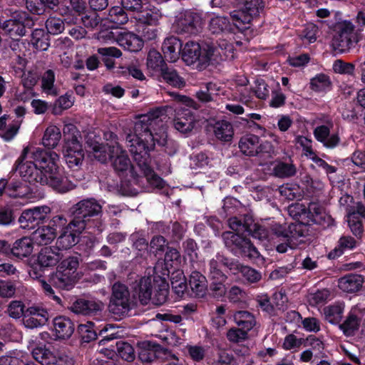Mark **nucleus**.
I'll use <instances>...</instances> for the list:
<instances>
[{
    "label": "nucleus",
    "instance_id": "obj_10",
    "mask_svg": "<svg viewBox=\"0 0 365 365\" xmlns=\"http://www.w3.org/2000/svg\"><path fill=\"white\" fill-rule=\"evenodd\" d=\"M51 212L48 206L43 205L25 210L19 218V222L24 229H34L42 223Z\"/></svg>",
    "mask_w": 365,
    "mask_h": 365
},
{
    "label": "nucleus",
    "instance_id": "obj_9",
    "mask_svg": "<svg viewBox=\"0 0 365 365\" xmlns=\"http://www.w3.org/2000/svg\"><path fill=\"white\" fill-rule=\"evenodd\" d=\"M202 20L199 13L185 11L175 21L173 28L178 34H197L202 29Z\"/></svg>",
    "mask_w": 365,
    "mask_h": 365
},
{
    "label": "nucleus",
    "instance_id": "obj_31",
    "mask_svg": "<svg viewBox=\"0 0 365 365\" xmlns=\"http://www.w3.org/2000/svg\"><path fill=\"white\" fill-rule=\"evenodd\" d=\"M138 166H140L141 171L143 173V177L138 176V185L143 182V178H145L146 181L153 187L163 188L164 186V181L158 176L154 170L148 165L147 159L145 161L140 164L138 162Z\"/></svg>",
    "mask_w": 365,
    "mask_h": 365
},
{
    "label": "nucleus",
    "instance_id": "obj_50",
    "mask_svg": "<svg viewBox=\"0 0 365 365\" xmlns=\"http://www.w3.org/2000/svg\"><path fill=\"white\" fill-rule=\"evenodd\" d=\"M55 73L53 70L48 69L44 72L42 80L41 87L46 93L51 96H57L58 92L56 88L54 87Z\"/></svg>",
    "mask_w": 365,
    "mask_h": 365
},
{
    "label": "nucleus",
    "instance_id": "obj_49",
    "mask_svg": "<svg viewBox=\"0 0 365 365\" xmlns=\"http://www.w3.org/2000/svg\"><path fill=\"white\" fill-rule=\"evenodd\" d=\"M344 307L341 304H334L324 309L325 319L331 324H338L342 318Z\"/></svg>",
    "mask_w": 365,
    "mask_h": 365
},
{
    "label": "nucleus",
    "instance_id": "obj_16",
    "mask_svg": "<svg viewBox=\"0 0 365 365\" xmlns=\"http://www.w3.org/2000/svg\"><path fill=\"white\" fill-rule=\"evenodd\" d=\"M270 145L269 143H259V138L253 134H247L242 136L239 142L240 151L248 156H255L263 150V148Z\"/></svg>",
    "mask_w": 365,
    "mask_h": 365
},
{
    "label": "nucleus",
    "instance_id": "obj_51",
    "mask_svg": "<svg viewBox=\"0 0 365 365\" xmlns=\"http://www.w3.org/2000/svg\"><path fill=\"white\" fill-rule=\"evenodd\" d=\"M77 332L83 342L88 343L97 338V334L94 329V324L88 322L84 324H79L77 328Z\"/></svg>",
    "mask_w": 365,
    "mask_h": 365
},
{
    "label": "nucleus",
    "instance_id": "obj_63",
    "mask_svg": "<svg viewBox=\"0 0 365 365\" xmlns=\"http://www.w3.org/2000/svg\"><path fill=\"white\" fill-rule=\"evenodd\" d=\"M237 272H240L243 277L250 283H256L262 278L260 272L248 266L240 264Z\"/></svg>",
    "mask_w": 365,
    "mask_h": 365
},
{
    "label": "nucleus",
    "instance_id": "obj_6",
    "mask_svg": "<svg viewBox=\"0 0 365 365\" xmlns=\"http://www.w3.org/2000/svg\"><path fill=\"white\" fill-rule=\"evenodd\" d=\"M108 308L115 319H123L128 315L131 309V299L127 285L120 282L112 285Z\"/></svg>",
    "mask_w": 365,
    "mask_h": 365
},
{
    "label": "nucleus",
    "instance_id": "obj_11",
    "mask_svg": "<svg viewBox=\"0 0 365 365\" xmlns=\"http://www.w3.org/2000/svg\"><path fill=\"white\" fill-rule=\"evenodd\" d=\"M242 6L239 11L231 14L233 19L243 24L250 23L253 17L259 16L265 7L263 0H244Z\"/></svg>",
    "mask_w": 365,
    "mask_h": 365
},
{
    "label": "nucleus",
    "instance_id": "obj_7",
    "mask_svg": "<svg viewBox=\"0 0 365 365\" xmlns=\"http://www.w3.org/2000/svg\"><path fill=\"white\" fill-rule=\"evenodd\" d=\"M76 131V128L73 124L66 125L63 128L65 134L67 132L72 133V135H65V145L63 150L66 162L70 168L79 166L84 159L82 145L74 135Z\"/></svg>",
    "mask_w": 365,
    "mask_h": 365
},
{
    "label": "nucleus",
    "instance_id": "obj_36",
    "mask_svg": "<svg viewBox=\"0 0 365 365\" xmlns=\"http://www.w3.org/2000/svg\"><path fill=\"white\" fill-rule=\"evenodd\" d=\"M4 31L11 38H19L26 34V26L21 20L10 19L5 21Z\"/></svg>",
    "mask_w": 365,
    "mask_h": 365
},
{
    "label": "nucleus",
    "instance_id": "obj_57",
    "mask_svg": "<svg viewBox=\"0 0 365 365\" xmlns=\"http://www.w3.org/2000/svg\"><path fill=\"white\" fill-rule=\"evenodd\" d=\"M6 313L8 315L15 319L24 318L26 314L25 305L23 302L20 300L11 301L7 307Z\"/></svg>",
    "mask_w": 365,
    "mask_h": 365
},
{
    "label": "nucleus",
    "instance_id": "obj_24",
    "mask_svg": "<svg viewBox=\"0 0 365 365\" xmlns=\"http://www.w3.org/2000/svg\"><path fill=\"white\" fill-rule=\"evenodd\" d=\"M182 50V43L179 38L170 36L165 39L162 51L166 60L170 62H175L179 59Z\"/></svg>",
    "mask_w": 365,
    "mask_h": 365
},
{
    "label": "nucleus",
    "instance_id": "obj_20",
    "mask_svg": "<svg viewBox=\"0 0 365 365\" xmlns=\"http://www.w3.org/2000/svg\"><path fill=\"white\" fill-rule=\"evenodd\" d=\"M333 127L331 122H328L327 125H319L315 128L314 135L316 139L322 143L325 147L334 148L339 143V138L337 134H330V128Z\"/></svg>",
    "mask_w": 365,
    "mask_h": 365
},
{
    "label": "nucleus",
    "instance_id": "obj_33",
    "mask_svg": "<svg viewBox=\"0 0 365 365\" xmlns=\"http://www.w3.org/2000/svg\"><path fill=\"white\" fill-rule=\"evenodd\" d=\"M215 137L222 142H230L232 140L234 130L232 125L227 120L217 121L213 125Z\"/></svg>",
    "mask_w": 365,
    "mask_h": 365
},
{
    "label": "nucleus",
    "instance_id": "obj_45",
    "mask_svg": "<svg viewBox=\"0 0 365 365\" xmlns=\"http://www.w3.org/2000/svg\"><path fill=\"white\" fill-rule=\"evenodd\" d=\"M361 319L354 314H349L345 321L339 325V329L346 336H353L359 329Z\"/></svg>",
    "mask_w": 365,
    "mask_h": 365
},
{
    "label": "nucleus",
    "instance_id": "obj_35",
    "mask_svg": "<svg viewBox=\"0 0 365 365\" xmlns=\"http://www.w3.org/2000/svg\"><path fill=\"white\" fill-rule=\"evenodd\" d=\"M254 219L250 215H240L239 217H232L229 218L228 223L230 227L237 232H248L251 226H253Z\"/></svg>",
    "mask_w": 365,
    "mask_h": 365
},
{
    "label": "nucleus",
    "instance_id": "obj_27",
    "mask_svg": "<svg viewBox=\"0 0 365 365\" xmlns=\"http://www.w3.org/2000/svg\"><path fill=\"white\" fill-rule=\"evenodd\" d=\"M364 283L362 275L349 274L339 279L338 286L340 289L346 292H355L359 291Z\"/></svg>",
    "mask_w": 365,
    "mask_h": 365
},
{
    "label": "nucleus",
    "instance_id": "obj_4",
    "mask_svg": "<svg viewBox=\"0 0 365 365\" xmlns=\"http://www.w3.org/2000/svg\"><path fill=\"white\" fill-rule=\"evenodd\" d=\"M148 276L143 277L138 284V299L142 304H147L150 301L156 306L164 304L168 299L169 285L165 276H154L148 269Z\"/></svg>",
    "mask_w": 365,
    "mask_h": 365
},
{
    "label": "nucleus",
    "instance_id": "obj_38",
    "mask_svg": "<svg viewBox=\"0 0 365 365\" xmlns=\"http://www.w3.org/2000/svg\"><path fill=\"white\" fill-rule=\"evenodd\" d=\"M56 237L54 229L51 227L42 226L33 232L32 240L39 245L50 244Z\"/></svg>",
    "mask_w": 365,
    "mask_h": 365
},
{
    "label": "nucleus",
    "instance_id": "obj_15",
    "mask_svg": "<svg viewBox=\"0 0 365 365\" xmlns=\"http://www.w3.org/2000/svg\"><path fill=\"white\" fill-rule=\"evenodd\" d=\"M63 255L55 246L42 247L37 255V264L40 267L48 268L58 264Z\"/></svg>",
    "mask_w": 365,
    "mask_h": 365
},
{
    "label": "nucleus",
    "instance_id": "obj_12",
    "mask_svg": "<svg viewBox=\"0 0 365 365\" xmlns=\"http://www.w3.org/2000/svg\"><path fill=\"white\" fill-rule=\"evenodd\" d=\"M156 15L148 10H140L138 7V31H141V36H138V41H147L156 37L155 31L151 26L157 22Z\"/></svg>",
    "mask_w": 365,
    "mask_h": 365
},
{
    "label": "nucleus",
    "instance_id": "obj_34",
    "mask_svg": "<svg viewBox=\"0 0 365 365\" xmlns=\"http://www.w3.org/2000/svg\"><path fill=\"white\" fill-rule=\"evenodd\" d=\"M290 212L296 211V214L299 216L306 215L309 219H314V217L320 215L323 211V207L317 202H310L308 207L303 205L297 204L289 207Z\"/></svg>",
    "mask_w": 365,
    "mask_h": 365
},
{
    "label": "nucleus",
    "instance_id": "obj_64",
    "mask_svg": "<svg viewBox=\"0 0 365 365\" xmlns=\"http://www.w3.org/2000/svg\"><path fill=\"white\" fill-rule=\"evenodd\" d=\"M311 88L315 91H322L331 86L329 78L325 74H319L311 80Z\"/></svg>",
    "mask_w": 365,
    "mask_h": 365
},
{
    "label": "nucleus",
    "instance_id": "obj_59",
    "mask_svg": "<svg viewBox=\"0 0 365 365\" xmlns=\"http://www.w3.org/2000/svg\"><path fill=\"white\" fill-rule=\"evenodd\" d=\"M166 65L165 61L158 51L150 50L147 57V66L153 70L161 71L163 66Z\"/></svg>",
    "mask_w": 365,
    "mask_h": 365
},
{
    "label": "nucleus",
    "instance_id": "obj_26",
    "mask_svg": "<svg viewBox=\"0 0 365 365\" xmlns=\"http://www.w3.org/2000/svg\"><path fill=\"white\" fill-rule=\"evenodd\" d=\"M76 282V275L57 269L56 272L51 276V283L60 289L69 290L72 289Z\"/></svg>",
    "mask_w": 365,
    "mask_h": 365
},
{
    "label": "nucleus",
    "instance_id": "obj_14",
    "mask_svg": "<svg viewBox=\"0 0 365 365\" xmlns=\"http://www.w3.org/2000/svg\"><path fill=\"white\" fill-rule=\"evenodd\" d=\"M166 246V240L160 235L153 237L150 243V250L146 240L144 238H138V257L147 260L148 257H151V253L156 255L159 252H164Z\"/></svg>",
    "mask_w": 365,
    "mask_h": 365
},
{
    "label": "nucleus",
    "instance_id": "obj_46",
    "mask_svg": "<svg viewBox=\"0 0 365 365\" xmlns=\"http://www.w3.org/2000/svg\"><path fill=\"white\" fill-rule=\"evenodd\" d=\"M275 176L280 178H291L297 173V168L292 163L279 162L273 168Z\"/></svg>",
    "mask_w": 365,
    "mask_h": 365
},
{
    "label": "nucleus",
    "instance_id": "obj_53",
    "mask_svg": "<svg viewBox=\"0 0 365 365\" xmlns=\"http://www.w3.org/2000/svg\"><path fill=\"white\" fill-rule=\"evenodd\" d=\"M65 22L68 23V19H61L56 16H50L46 21V28L48 33L58 34L65 29Z\"/></svg>",
    "mask_w": 365,
    "mask_h": 365
},
{
    "label": "nucleus",
    "instance_id": "obj_13",
    "mask_svg": "<svg viewBox=\"0 0 365 365\" xmlns=\"http://www.w3.org/2000/svg\"><path fill=\"white\" fill-rule=\"evenodd\" d=\"M48 317L46 309L39 306H31L26 309L23 324L29 329L38 328L46 324Z\"/></svg>",
    "mask_w": 365,
    "mask_h": 365
},
{
    "label": "nucleus",
    "instance_id": "obj_19",
    "mask_svg": "<svg viewBox=\"0 0 365 365\" xmlns=\"http://www.w3.org/2000/svg\"><path fill=\"white\" fill-rule=\"evenodd\" d=\"M225 246L230 249L235 254L241 256L243 250L246 248L247 243H250V239L242 237L237 233L232 232H225L222 235Z\"/></svg>",
    "mask_w": 365,
    "mask_h": 365
},
{
    "label": "nucleus",
    "instance_id": "obj_5",
    "mask_svg": "<svg viewBox=\"0 0 365 365\" xmlns=\"http://www.w3.org/2000/svg\"><path fill=\"white\" fill-rule=\"evenodd\" d=\"M73 218L69 225H73L76 231L81 232L88 225L90 218L99 215L102 207L94 198L82 200L71 208Z\"/></svg>",
    "mask_w": 365,
    "mask_h": 365
},
{
    "label": "nucleus",
    "instance_id": "obj_40",
    "mask_svg": "<svg viewBox=\"0 0 365 365\" xmlns=\"http://www.w3.org/2000/svg\"><path fill=\"white\" fill-rule=\"evenodd\" d=\"M34 359L42 365H53L56 355L45 346H37L32 351Z\"/></svg>",
    "mask_w": 365,
    "mask_h": 365
},
{
    "label": "nucleus",
    "instance_id": "obj_43",
    "mask_svg": "<svg viewBox=\"0 0 365 365\" xmlns=\"http://www.w3.org/2000/svg\"><path fill=\"white\" fill-rule=\"evenodd\" d=\"M31 42L37 50L46 51L50 46L49 35L43 29H36L31 34Z\"/></svg>",
    "mask_w": 365,
    "mask_h": 365
},
{
    "label": "nucleus",
    "instance_id": "obj_54",
    "mask_svg": "<svg viewBox=\"0 0 365 365\" xmlns=\"http://www.w3.org/2000/svg\"><path fill=\"white\" fill-rule=\"evenodd\" d=\"M118 41L125 50L130 52L137 51V35L134 33L125 32L122 34L118 38Z\"/></svg>",
    "mask_w": 365,
    "mask_h": 365
},
{
    "label": "nucleus",
    "instance_id": "obj_56",
    "mask_svg": "<svg viewBox=\"0 0 365 365\" xmlns=\"http://www.w3.org/2000/svg\"><path fill=\"white\" fill-rule=\"evenodd\" d=\"M117 351L119 356L127 361H133L135 358V349L133 346L124 341H120L116 343Z\"/></svg>",
    "mask_w": 365,
    "mask_h": 365
},
{
    "label": "nucleus",
    "instance_id": "obj_2",
    "mask_svg": "<svg viewBox=\"0 0 365 365\" xmlns=\"http://www.w3.org/2000/svg\"><path fill=\"white\" fill-rule=\"evenodd\" d=\"M166 108L158 107L151 109L146 114L138 115V148L142 147L145 155L153 150L157 143L165 146L168 143L163 120L165 119Z\"/></svg>",
    "mask_w": 365,
    "mask_h": 365
},
{
    "label": "nucleus",
    "instance_id": "obj_22",
    "mask_svg": "<svg viewBox=\"0 0 365 365\" xmlns=\"http://www.w3.org/2000/svg\"><path fill=\"white\" fill-rule=\"evenodd\" d=\"M188 284L191 290L190 295L198 298L205 296L207 290V281L200 272L193 271L189 277Z\"/></svg>",
    "mask_w": 365,
    "mask_h": 365
},
{
    "label": "nucleus",
    "instance_id": "obj_23",
    "mask_svg": "<svg viewBox=\"0 0 365 365\" xmlns=\"http://www.w3.org/2000/svg\"><path fill=\"white\" fill-rule=\"evenodd\" d=\"M195 123V117L189 110L178 112L173 120L175 128L184 134L188 133L192 130Z\"/></svg>",
    "mask_w": 365,
    "mask_h": 365
},
{
    "label": "nucleus",
    "instance_id": "obj_3",
    "mask_svg": "<svg viewBox=\"0 0 365 365\" xmlns=\"http://www.w3.org/2000/svg\"><path fill=\"white\" fill-rule=\"evenodd\" d=\"M232 50V45L227 42L216 46L213 42H202L200 44L188 41L182 51V58L187 65L197 62V68L203 70L210 64L223 61L227 56L226 51Z\"/></svg>",
    "mask_w": 365,
    "mask_h": 365
},
{
    "label": "nucleus",
    "instance_id": "obj_8",
    "mask_svg": "<svg viewBox=\"0 0 365 365\" xmlns=\"http://www.w3.org/2000/svg\"><path fill=\"white\" fill-rule=\"evenodd\" d=\"M354 29V25L348 21L339 22L334 26V34L331 41L334 51L341 53L349 51L356 42Z\"/></svg>",
    "mask_w": 365,
    "mask_h": 365
},
{
    "label": "nucleus",
    "instance_id": "obj_44",
    "mask_svg": "<svg viewBox=\"0 0 365 365\" xmlns=\"http://www.w3.org/2000/svg\"><path fill=\"white\" fill-rule=\"evenodd\" d=\"M21 124L22 119H14L10 124L6 125L4 128H0V138L6 142L12 140L18 134Z\"/></svg>",
    "mask_w": 365,
    "mask_h": 365
},
{
    "label": "nucleus",
    "instance_id": "obj_30",
    "mask_svg": "<svg viewBox=\"0 0 365 365\" xmlns=\"http://www.w3.org/2000/svg\"><path fill=\"white\" fill-rule=\"evenodd\" d=\"M33 240L24 237L15 241L12 246L11 254L19 259L29 257L33 252Z\"/></svg>",
    "mask_w": 365,
    "mask_h": 365
},
{
    "label": "nucleus",
    "instance_id": "obj_37",
    "mask_svg": "<svg viewBox=\"0 0 365 365\" xmlns=\"http://www.w3.org/2000/svg\"><path fill=\"white\" fill-rule=\"evenodd\" d=\"M61 138L60 128L51 125L46 128L42 138L43 145L48 149L56 148Z\"/></svg>",
    "mask_w": 365,
    "mask_h": 365
},
{
    "label": "nucleus",
    "instance_id": "obj_52",
    "mask_svg": "<svg viewBox=\"0 0 365 365\" xmlns=\"http://www.w3.org/2000/svg\"><path fill=\"white\" fill-rule=\"evenodd\" d=\"M180 254L178 250L172 247H168L165 255V269L163 272V276H169L170 271L169 267H173V264L178 265L180 263Z\"/></svg>",
    "mask_w": 365,
    "mask_h": 365
},
{
    "label": "nucleus",
    "instance_id": "obj_58",
    "mask_svg": "<svg viewBox=\"0 0 365 365\" xmlns=\"http://www.w3.org/2000/svg\"><path fill=\"white\" fill-rule=\"evenodd\" d=\"M208 277L211 280H218L220 282H225L227 276L223 272L222 267L213 259L209 261L208 266Z\"/></svg>",
    "mask_w": 365,
    "mask_h": 365
},
{
    "label": "nucleus",
    "instance_id": "obj_60",
    "mask_svg": "<svg viewBox=\"0 0 365 365\" xmlns=\"http://www.w3.org/2000/svg\"><path fill=\"white\" fill-rule=\"evenodd\" d=\"M177 277L178 279L170 278L172 288L174 292L179 297H183L187 292V284L183 272H178Z\"/></svg>",
    "mask_w": 365,
    "mask_h": 365
},
{
    "label": "nucleus",
    "instance_id": "obj_28",
    "mask_svg": "<svg viewBox=\"0 0 365 365\" xmlns=\"http://www.w3.org/2000/svg\"><path fill=\"white\" fill-rule=\"evenodd\" d=\"M208 29L213 34H225L232 33L233 27L228 18L215 16L209 21Z\"/></svg>",
    "mask_w": 365,
    "mask_h": 365
},
{
    "label": "nucleus",
    "instance_id": "obj_55",
    "mask_svg": "<svg viewBox=\"0 0 365 365\" xmlns=\"http://www.w3.org/2000/svg\"><path fill=\"white\" fill-rule=\"evenodd\" d=\"M79 266V258L77 256H68L62 259L58 265L57 269L66 272H69L72 275L76 276V270Z\"/></svg>",
    "mask_w": 365,
    "mask_h": 365
},
{
    "label": "nucleus",
    "instance_id": "obj_61",
    "mask_svg": "<svg viewBox=\"0 0 365 365\" xmlns=\"http://www.w3.org/2000/svg\"><path fill=\"white\" fill-rule=\"evenodd\" d=\"M73 104V100L71 94L66 93L61 96L54 103L53 113L60 114L62 110L70 108Z\"/></svg>",
    "mask_w": 365,
    "mask_h": 365
},
{
    "label": "nucleus",
    "instance_id": "obj_62",
    "mask_svg": "<svg viewBox=\"0 0 365 365\" xmlns=\"http://www.w3.org/2000/svg\"><path fill=\"white\" fill-rule=\"evenodd\" d=\"M348 224L351 231L356 237H360L363 233L362 222L358 216H356L354 211H348Z\"/></svg>",
    "mask_w": 365,
    "mask_h": 365
},
{
    "label": "nucleus",
    "instance_id": "obj_39",
    "mask_svg": "<svg viewBox=\"0 0 365 365\" xmlns=\"http://www.w3.org/2000/svg\"><path fill=\"white\" fill-rule=\"evenodd\" d=\"M32 192V190L25 182L21 181L11 182L6 187V194L13 198L26 197Z\"/></svg>",
    "mask_w": 365,
    "mask_h": 365
},
{
    "label": "nucleus",
    "instance_id": "obj_25",
    "mask_svg": "<svg viewBox=\"0 0 365 365\" xmlns=\"http://www.w3.org/2000/svg\"><path fill=\"white\" fill-rule=\"evenodd\" d=\"M130 13L120 6H113L109 9L105 21L111 28H119L128 21Z\"/></svg>",
    "mask_w": 365,
    "mask_h": 365
},
{
    "label": "nucleus",
    "instance_id": "obj_32",
    "mask_svg": "<svg viewBox=\"0 0 365 365\" xmlns=\"http://www.w3.org/2000/svg\"><path fill=\"white\" fill-rule=\"evenodd\" d=\"M160 76L165 82L173 87L180 88L185 86L184 78L180 76L178 71L172 66L167 64L163 66Z\"/></svg>",
    "mask_w": 365,
    "mask_h": 365
},
{
    "label": "nucleus",
    "instance_id": "obj_17",
    "mask_svg": "<svg viewBox=\"0 0 365 365\" xmlns=\"http://www.w3.org/2000/svg\"><path fill=\"white\" fill-rule=\"evenodd\" d=\"M103 307V303L100 300L81 298L73 303L71 310L76 314L86 316L96 314L101 311Z\"/></svg>",
    "mask_w": 365,
    "mask_h": 365
},
{
    "label": "nucleus",
    "instance_id": "obj_1",
    "mask_svg": "<svg viewBox=\"0 0 365 365\" xmlns=\"http://www.w3.org/2000/svg\"><path fill=\"white\" fill-rule=\"evenodd\" d=\"M29 150V147L24 148L15 163L16 170L25 182L46 185L61 193L75 188L76 185L58 166L59 155L56 152L36 148L31 154L32 160L24 162Z\"/></svg>",
    "mask_w": 365,
    "mask_h": 365
},
{
    "label": "nucleus",
    "instance_id": "obj_48",
    "mask_svg": "<svg viewBox=\"0 0 365 365\" xmlns=\"http://www.w3.org/2000/svg\"><path fill=\"white\" fill-rule=\"evenodd\" d=\"M356 246V240L351 236H343L339 240L338 247L329 252V258L340 256L345 250H351Z\"/></svg>",
    "mask_w": 365,
    "mask_h": 365
},
{
    "label": "nucleus",
    "instance_id": "obj_41",
    "mask_svg": "<svg viewBox=\"0 0 365 365\" xmlns=\"http://www.w3.org/2000/svg\"><path fill=\"white\" fill-rule=\"evenodd\" d=\"M234 321L237 326L249 331L256 324L254 315L247 311H237L233 314Z\"/></svg>",
    "mask_w": 365,
    "mask_h": 365
},
{
    "label": "nucleus",
    "instance_id": "obj_18",
    "mask_svg": "<svg viewBox=\"0 0 365 365\" xmlns=\"http://www.w3.org/2000/svg\"><path fill=\"white\" fill-rule=\"evenodd\" d=\"M55 336L58 339H68L75 331V324L68 317L58 316L53 321Z\"/></svg>",
    "mask_w": 365,
    "mask_h": 365
},
{
    "label": "nucleus",
    "instance_id": "obj_29",
    "mask_svg": "<svg viewBox=\"0 0 365 365\" xmlns=\"http://www.w3.org/2000/svg\"><path fill=\"white\" fill-rule=\"evenodd\" d=\"M73 225H70L69 223L66 227L62 233L57 238L56 246L58 250H68L71 248L73 246L78 242V235H76V229L75 231L71 230Z\"/></svg>",
    "mask_w": 365,
    "mask_h": 365
},
{
    "label": "nucleus",
    "instance_id": "obj_42",
    "mask_svg": "<svg viewBox=\"0 0 365 365\" xmlns=\"http://www.w3.org/2000/svg\"><path fill=\"white\" fill-rule=\"evenodd\" d=\"M97 51L102 56V61L108 70L113 68L115 66L112 58H120L122 56L120 50L113 46L99 48Z\"/></svg>",
    "mask_w": 365,
    "mask_h": 365
},
{
    "label": "nucleus",
    "instance_id": "obj_47",
    "mask_svg": "<svg viewBox=\"0 0 365 365\" xmlns=\"http://www.w3.org/2000/svg\"><path fill=\"white\" fill-rule=\"evenodd\" d=\"M289 242H294L299 237L309 235V226L307 224L297 222L288 225Z\"/></svg>",
    "mask_w": 365,
    "mask_h": 365
},
{
    "label": "nucleus",
    "instance_id": "obj_21",
    "mask_svg": "<svg viewBox=\"0 0 365 365\" xmlns=\"http://www.w3.org/2000/svg\"><path fill=\"white\" fill-rule=\"evenodd\" d=\"M110 158L113 159L112 165L116 172L119 173H123L129 169L130 176L133 178V180H136L137 174L135 172L134 166L131 164L130 158L125 151L122 150V148L118 153L115 150L113 158Z\"/></svg>",
    "mask_w": 365,
    "mask_h": 365
}]
</instances>
